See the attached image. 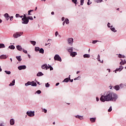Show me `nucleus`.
Wrapping results in <instances>:
<instances>
[{"mask_svg": "<svg viewBox=\"0 0 126 126\" xmlns=\"http://www.w3.org/2000/svg\"><path fill=\"white\" fill-rule=\"evenodd\" d=\"M14 85H15V80L14 79L10 83L9 86H14Z\"/></svg>", "mask_w": 126, "mask_h": 126, "instance_id": "2eb2a0df", "label": "nucleus"}, {"mask_svg": "<svg viewBox=\"0 0 126 126\" xmlns=\"http://www.w3.org/2000/svg\"><path fill=\"white\" fill-rule=\"evenodd\" d=\"M8 49H10V50H14L15 49V46L14 45H12L8 46Z\"/></svg>", "mask_w": 126, "mask_h": 126, "instance_id": "a211bd4d", "label": "nucleus"}, {"mask_svg": "<svg viewBox=\"0 0 126 126\" xmlns=\"http://www.w3.org/2000/svg\"><path fill=\"white\" fill-rule=\"evenodd\" d=\"M123 69H124V67L121 65L120 66V67L116 69V70H115V73H117V71H122Z\"/></svg>", "mask_w": 126, "mask_h": 126, "instance_id": "0eeeda50", "label": "nucleus"}, {"mask_svg": "<svg viewBox=\"0 0 126 126\" xmlns=\"http://www.w3.org/2000/svg\"><path fill=\"white\" fill-rule=\"evenodd\" d=\"M71 57H72V58H74L75 56H77V53L76 52H72L70 53Z\"/></svg>", "mask_w": 126, "mask_h": 126, "instance_id": "ddd939ff", "label": "nucleus"}, {"mask_svg": "<svg viewBox=\"0 0 126 126\" xmlns=\"http://www.w3.org/2000/svg\"><path fill=\"white\" fill-rule=\"evenodd\" d=\"M78 78H79V76H78V77H77L74 78V80H77L78 79Z\"/></svg>", "mask_w": 126, "mask_h": 126, "instance_id": "bf43d9fd", "label": "nucleus"}, {"mask_svg": "<svg viewBox=\"0 0 126 126\" xmlns=\"http://www.w3.org/2000/svg\"><path fill=\"white\" fill-rule=\"evenodd\" d=\"M20 15H19V14H16L15 15V17L17 18L18 17H20Z\"/></svg>", "mask_w": 126, "mask_h": 126, "instance_id": "864d4df0", "label": "nucleus"}, {"mask_svg": "<svg viewBox=\"0 0 126 126\" xmlns=\"http://www.w3.org/2000/svg\"><path fill=\"white\" fill-rule=\"evenodd\" d=\"M42 112H43L44 113H45V114H46L47 112V109L44 108L42 109Z\"/></svg>", "mask_w": 126, "mask_h": 126, "instance_id": "49530a36", "label": "nucleus"}, {"mask_svg": "<svg viewBox=\"0 0 126 126\" xmlns=\"http://www.w3.org/2000/svg\"><path fill=\"white\" fill-rule=\"evenodd\" d=\"M96 102H98V101H99V97H96Z\"/></svg>", "mask_w": 126, "mask_h": 126, "instance_id": "052dcab7", "label": "nucleus"}, {"mask_svg": "<svg viewBox=\"0 0 126 126\" xmlns=\"http://www.w3.org/2000/svg\"><path fill=\"white\" fill-rule=\"evenodd\" d=\"M30 42L32 44V45H33V46H35L36 45L35 41H31Z\"/></svg>", "mask_w": 126, "mask_h": 126, "instance_id": "f704fd0d", "label": "nucleus"}, {"mask_svg": "<svg viewBox=\"0 0 126 126\" xmlns=\"http://www.w3.org/2000/svg\"><path fill=\"white\" fill-rule=\"evenodd\" d=\"M42 69H46V70H47V69H49V66L47 64H43L41 66Z\"/></svg>", "mask_w": 126, "mask_h": 126, "instance_id": "1a4fd4ad", "label": "nucleus"}, {"mask_svg": "<svg viewBox=\"0 0 126 126\" xmlns=\"http://www.w3.org/2000/svg\"><path fill=\"white\" fill-rule=\"evenodd\" d=\"M98 62H99V63H103V60H102V62H101V60L99 59H97Z\"/></svg>", "mask_w": 126, "mask_h": 126, "instance_id": "13d9d810", "label": "nucleus"}, {"mask_svg": "<svg viewBox=\"0 0 126 126\" xmlns=\"http://www.w3.org/2000/svg\"><path fill=\"white\" fill-rule=\"evenodd\" d=\"M3 48H5V45L3 43H0V49H3Z\"/></svg>", "mask_w": 126, "mask_h": 126, "instance_id": "393cba45", "label": "nucleus"}, {"mask_svg": "<svg viewBox=\"0 0 126 126\" xmlns=\"http://www.w3.org/2000/svg\"><path fill=\"white\" fill-rule=\"evenodd\" d=\"M16 59H17V61H18V62H21V61H22V59H21V56H16Z\"/></svg>", "mask_w": 126, "mask_h": 126, "instance_id": "6ab92c4d", "label": "nucleus"}, {"mask_svg": "<svg viewBox=\"0 0 126 126\" xmlns=\"http://www.w3.org/2000/svg\"><path fill=\"white\" fill-rule=\"evenodd\" d=\"M72 2H73V3H74L75 5L77 4V0H72Z\"/></svg>", "mask_w": 126, "mask_h": 126, "instance_id": "4c0bfd02", "label": "nucleus"}, {"mask_svg": "<svg viewBox=\"0 0 126 126\" xmlns=\"http://www.w3.org/2000/svg\"><path fill=\"white\" fill-rule=\"evenodd\" d=\"M15 124V120L14 119H11L10 120V125L11 126H13Z\"/></svg>", "mask_w": 126, "mask_h": 126, "instance_id": "9b49d317", "label": "nucleus"}, {"mask_svg": "<svg viewBox=\"0 0 126 126\" xmlns=\"http://www.w3.org/2000/svg\"><path fill=\"white\" fill-rule=\"evenodd\" d=\"M90 121L91 123H95V122H96V118H91L90 119Z\"/></svg>", "mask_w": 126, "mask_h": 126, "instance_id": "dca6fc26", "label": "nucleus"}, {"mask_svg": "<svg viewBox=\"0 0 126 126\" xmlns=\"http://www.w3.org/2000/svg\"><path fill=\"white\" fill-rule=\"evenodd\" d=\"M35 93H36L37 94H41V93H42V92L40 90H37Z\"/></svg>", "mask_w": 126, "mask_h": 126, "instance_id": "c03bdc74", "label": "nucleus"}, {"mask_svg": "<svg viewBox=\"0 0 126 126\" xmlns=\"http://www.w3.org/2000/svg\"><path fill=\"white\" fill-rule=\"evenodd\" d=\"M32 11H33V10H30L28 11V15H32V14H31V12H32Z\"/></svg>", "mask_w": 126, "mask_h": 126, "instance_id": "c9c22d12", "label": "nucleus"}, {"mask_svg": "<svg viewBox=\"0 0 126 126\" xmlns=\"http://www.w3.org/2000/svg\"><path fill=\"white\" fill-rule=\"evenodd\" d=\"M34 50H35V52H39V51H40V47H35Z\"/></svg>", "mask_w": 126, "mask_h": 126, "instance_id": "473e14b6", "label": "nucleus"}, {"mask_svg": "<svg viewBox=\"0 0 126 126\" xmlns=\"http://www.w3.org/2000/svg\"><path fill=\"white\" fill-rule=\"evenodd\" d=\"M44 75V73H42V72H38V73L36 74V76H43Z\"/></svg>", "mask_w": 126, "mask_h": 126, "instance_id": "f3484780", "label": "nucleus"}, {"mask_svg": "<svg viewBox=\"0 0 126 126\" xmlns=\"http://www.w3.org/2000/svg\"><path fill=\"white\" fill-rule=\"evenodd\" d=\"M10 21H12L13 20V16L9 17Z\"/></svg>", "mask_w": 126, "mask_h": 126, "instance_id": "603ef678", "label": "nucleus"}, {"mask_svg": "<svg viewBox=\"0 0 126 126\" xmlns=\"http://www.w3.org/2000/svg\"><path fill=\"white\" fill-rule=\"evenodd\" d=\"M68 44L69 45H70L71 46H72V44H73V38H69L67 40Z\"/></svg>", "mask_w": 126, "mask_h": 126, "instance_id": "39448f33", "label": "nucleus"}, {"mask_svg": "<svg viewBox=\"0 0 126 126\" xmlns=\"http://www.w3.org/2000/svg\"><path fill=\"white\" fill-rule=\"evenodd\" d=\"M69 81H70L71 82H73V79H70Z\"/></svg>", "mask_w": 126, "mask_h": 126, "instance_id": "774afa93", "label": "nucleus"}, {"mask_svg": "<svg viewBox=\"0 0 126 126\" xmlns=\"http://www.w3.org/2000/svg\"><path fill=\"white\" fill-rule=\"evenodd\" d=\"M110 30H111V31H112V32H117V30H116V29H115V28H110Z\"/></svg>", "mask_w": 126, "mask_h": 126, "instance_id": "2f4dec72", "label": "nucleus"}, {"mask_svg": "<svg viewBox=\"0 0 126 126\" xmlns=\"http://www.w3.org/2000/svg\"><path fill=\"white\" fill-rule=\"evenodd\" d=\"M45 87H46L47 88L50 87V84H49V83H47L45 84Z\"/></svg>", "mask_w": 126, "mask_h": 126, "instance_id": "79ce46f5", "label": "nucleus"}, {"mask_svg": "<svg viewBox=\"0 0 126 126\" xmlns=\"http://www.w3.org/2000/svg\"><path fill=\"white\" fill-rule=\"evenodd\" d=\"M122 57H123V55L122 54H119L118 55V58H120V59H122Z\"/></svg>", "mask_w": 126, "mask_h": 126, "instance_id": "3c124183", "label": "nucleus"}, {"mask_svg": "<svg viewBox=\"0 0 126 126\" xmlns=\"http://www.w3.org/2000/svg\"><path fill=\"white\" fill-rule=\"evenodd\" d=\"M0 126H4V123H0Z\"/></svg>", "mask_w": 126, "mask_h": 126, "instance_id": "4d7b16f0", "label": "nucleus"}, {"mask_svg": "<svg viewBox=\"0 0 126 126\" xmlns=\"http://www.w3.org/2000/svg\"><path fill=\"white\" fill-rule=\"evenodd\" d=\"M51 14H52V15H54L55 14V12L52 11V12H51Z\"/></svg>", "mask_w": 126, "mask_h": 126, "instance_id": "69168bd1", "label": "nucleus"}, {"mask_svg": "<svg viewBox=\"0 0 126 126\" xmlns=\"http://www.w3.org/2000/svg\"><path fill=\"white\" fill-rule=\"evenodd\" d=\"M90 0H88V2H87L88 5H90V4H91V3H90Z\"/></svg>", "mask_w": 126, "mask_h": 126, "instance_id": "6e6d98bb", "label": "nucleus"}, {"mask_svg": "<svg viewBox=\"0 0 126 126\" xmlns=\"http://www.w3.org/2000/svg\"><path fill=\"white\" fill-rule=\"evenodd\" d=\"M31 86L36 87V86H37V83L36 82H34V81H32Z\"/></svg>", "mask_w": 126, "mask_h": 126, "instance_id": "aec40b11", "label": "nucleus"}, {"mask_svg": "<svg viewBox=\"0 0 126 126\" xmlns=\"http://www.w3.org/2000/svg\"><path fill=\"white\" fill-rule=\"evenodd\" d=\"M29 23V20H28V19H22V23L23 24H28Z\"/></svg>", "mask_w": 126, "mask_h": 126, "instance_id": "423d86ee", "label": "nucleus"}, {"mask_svg": "<svg viewBox=\"0 0 126 126\" xmlns=\"http://www.w3.org/2000/svg\"><path fill=\"white\" fill-rule=\"evenodd\" d=\"M126 60H124L123 62H120V64L121 65H124V64H126Z\"/></svg>", "mask_w": 126, "mask_h": 126, "instance_id": "bb28decb", "label": "nucleus"}, {"mask_svg": "<svg viewBox=\"0 0 126 126\" xmlns=\"http://www.w3.org/2000/svg\"><path fill=\"white\" fill-rule=\"evenodd\" d=\"M39 53L40 54H44V49L43 48H39Z\"/></svg>", "mask_w": 126, "mask_h": 126, "instance_id": "7c9ffc66", "label": "nucleus"}, {"mask_svg": "<svg viewBox=\"0 0 126 126\" xmlns=\"http://www.w3.org/2000/svg\"><path fill=\"white\" fill-rule=\"evenodd\" d=\"M48 67H49V68H50V70H54V68H53L52 66L49 65L48 66Z\"/></svg>", "mask_w": 126, "mask_h": 126, "instance_id": "a18cd8bd", "label": "nucleus"}, {"mask_svg": "<svg viewBox=\"0 0 126 126\" xmlns=\"http://www.w3.org/2000/svg\"><path fill=\"white\" fill-rule=\"evenodd\" d=\"M23 53H25V54H27L28 52H27V50L24 49V48H23V50H22Z\"/></svg>", "mask_w": 126, "mask_h": 126, "instance_id": "de8ad7c7", "label": "nucleus"}, {"mask_svg": "<svg viewBox=\"0 0 126 126\" xmlns=\"http://www.w3.org/2000/svg\"><path fill=\"white\" fill-rule=\"evenodd\" d=\"M64 21L66 24H69V20H68V19L65 18Z\"/></svg>", "mask_w": 126, "mask_h": 126, "instance_id": "cd10ccee", "label": "nucleus"}, {"mask_svg": "<svg viewBox=\"0 0 126 126\" xmlns=\"http://www.w3.org/2000/svg\"><path fill=\"white\" fill-rule=\"evenodd\" d=\"M69 80H69L68 78H66L63 81V82H66V83H67V82H68Z\"/></svg>", "mask_w": 126, "mask_h": 126, "instance_id": "c85d7f7f", "label": "nucleus"}, {"mask_svg": "<svg viewBox=\"0 0 126 126\" xmlns=\"http://www.w3.org/2000/svg\"><path fill=\"white\" fill-rule=\"evenodd\" d=\"M107 27H108V28H112L113 27V25H111V23H108Z\"/></svg>", "mask_w": 126, "mask_h": 126, "instance_id": "72a5a7b5", "label": "nucleus"}, {"mask_svg": "<svg viewBox=\"0 0 126 126\" xmlns=\"http://www.w3.org/2000/svg\"><path fill=\"white\" fill-rule=\"evenodd\" d=\"M59 85H60V83H57L56 84V86H59Z\"/></svg>", "mask_w": 126, "mask_h": 126, "instance_id": "680f3d73", "label": "nucleus"}, {"mask_svg": "<svg viewBox=\"0 0 126 126\" xmlns=\"http://www.w3.org/2000/svg\"><path fill=\"white\" fill-rule=\"evenodd\" d=\"M58 35H59V32H55V36H56V37H57V36H58Z\"/></svg>", "mask_w": 126, "mask_h": 126, "instance_id": "5fc2aeb1", "label": "nucleus"}, {"mask_svg": "<svg viewBox=\"0 0 126 126\" xmlns=\"http://www.w3.org/2000/svg\"><path fill=\"white\" fill-rule=\"evenodd\" d=\"M112 110H113V109L112 108V106H110L109 107V109L108 110V112H112Z\"/></svg>", "mask_w": 126, "mask_h": 126, "instance_id": "8fccbe9b", "label": "nucleus"}, {"mask_svg": "<svg viewBox=\"0 0 126 126\" xmlns=\"http://www.w3.org/2000/svg\"><path fill=\"white\" fill-rule=\"evenodd\" d=\"M32 84V82L30 81H28L26 84H25V86H29V85H31Z\"/></svg>", "mask_w": 126, "mask_h": 126, "instance_id": "b1692460", "label": "nucleus"}, {"mask_svg": "<svg viewBox=\"0 0 126 126\" xmlns=\"http://www.w3.org/2000/svg\"><path fill=\"white\" fill-rule=\"evenodd\" d=\"M4 16L5 18H9L10 16L9 15H8V13H6L4 14Z\"/></svg>", "mask_w": 126, "mask_h": 126, "instance_id": "c756f323", "label": "nucleus"}, {"mask_svg": "<svg viewBox=\"0 0 126 126\" xmlns=\"http://www.w3.org/2000/svg\"><path fill=\"white\" fill-rule=\"evenodd\" d=\"M73 47H70V48L68 49L67 51L68 52H69V53H70V54L71 53H72V51H73Z\"/></svg>", "mask_w": 126, "mask_h": 126, "instance_id": "a878e982", "label": "nucleus"}, {"mask_svg": "<svg viewBox=\"0 0 126 126\" xmlns=\"http://www.w3.org/2000/svg\"><path fill=\"white\" fill-rule=\"evenodd\" d=\"M107 1V0H105ZM96 2H102L103 1V0H95Z\"/></svg>", "mask_w": 126, "mask_h": 126, "instance_id": "09e8293b", "label": "nucleus"}, {"mask_svg": "<svg viewBox=\"0 0 126 126\" xmlns=\"http://www.w3.org/2000/svg\"><path fill=\"white\" fill-rule=\"evenodd\" d=\"M74 117L76 119H79V120H83V116H80L78 115L74 116Z\"/></svg>", "mask_w": 126, "mask_h": 126, "instance_id": "4468645a", "label": "nucleus"}, {"mask_svg": "<svg viewBox=\"0 0 126 126\" xmlns=\"http://www.w3.org/2000/svg\"><path fill=\"white\" fill-rule=\"evenodd\" d=\"M84 3V0H80V5H83Z\"/></svg>", "mask_w": 126, "mask_h": 126, "instance_id": "37998d69", "label": "nucleus"}, {"mask_svg": "<svg viewBox=\"0 0 126 126\" xmlns=\"http://www.w3.org/2000/svg\"><path fill=\"white\" fill-rule=\"evenodd\" d=\"M22 35H23V32H17L13 34V36L15 39H17V38H19V37L22 36Z\"/></svg>", "mask_w": 126, "mask_h": 126, "instance_id": "f03ea898", "label": "nucleus"}, {"mask_svg": "<svg viewBox=\"0 0 126 126\" xmlns=\"http://www.w3.org/2000/svg\"><path fill=\"white\" fill-rule=\"evenodd\" d=\"M18 69H19V70H22V69H26V65H20L18 67Z\"/></svg>", "mask_w": 126, "mask_h": 126, "instance_id": "6e6552de", "label": "nucleus"}, {"mask_svg": "<svg viewBox=\"0 0 126 126\" xmlns=\"http://www.w3.org/2000/svg\"><path fill=\"white\" fill-rule=\"evenodd\" d=\"M4 72H5V73L6 74H11V72H10V71H7V70H5Z\"/></svg>", "mask_w": 126, "mask_h": 126, "instance_id": "e433bc0d", "label": "nucleus"}, {"mask_svg": "<svg viewBox=\"0 0 126 126\" xmlns=\"http://www.w3.org/2000/svg\"><path fill=\"white\" fill-rule=\"evenodd\" d=\"M16 48H17V50H18V51H19L20 52H21V51L23 50V48H22V47H21V45H17Z\"/></svg>", "mask_w": 126, "mask_h": 126, "instance_id": "f8f14e48", "label": "nucleus"}, {"mask_svg": "<svg viewBox=\"0 0 126 126\" xmlns=\"http://www.w3.org/2000/svg\"><path fill=\"white\" fill-rule=\"evenodd\" d=\"M100 59V55H97V60H98V59Z\"/></svg>", "mask_w": 126, "mask_h": 126, "instance_id": "e2e57ef3", "label": "nucleus"}, {"mask_svg": "<svg viewBox=\"0 0 126 126\" xmlns=\"http://www.w3.org/2000/svg\"><path fill=\"white\" fill-rule=\"evenodd\" d=\"M23 18H22L23 19H23H28V17L26 16V14H24V16H23Z\"/></svg>", "mask_w": 126, "mask_h": 126, "instance_id": "58836bf2", "label": "nucleus"}, {"mask_svg": "<svg viewBox=\"0 0 126 126\" xmlns=\"http://www.w3.org/2000/svg\"><path fill=\"white\" fill-rule=\"evenodd\" d=\"M126 58V56L125 55H122V59H125Z\"/></svg>", "mask_w": 126, "mask_h": 126, "instance_id": "338daca9", "label": "nucleus"}, {"mask_svg": "<svg viewBox=\"0 0 126 126\" xmlns=\"http://www.w3.org/2000/svg\"><path fill=\"white\" fill-rule=\"evenodd\" d=\"M97 42H100L101 43V41H99V40H93L92 43L93 44H96Z\"/></svg>", "mask_w": 126, "mask_h": 126, "instance_id": "ea45409f", "label": "nucleus"}, {"mask_svg": "<svg viewBox=\"0 0 126 126\" xmlns=\"http://www.w3.org/2000/svg\"><path fill=\"white\" fill-rule=\"evenodd\" d=\"M62 21H64V17L62 18Z\"/></svg>", "mask_w": 126, "mask_h": 126, "instance_id": "0e129e2a", "label": "nucleus"}, {"mask_svg": "<svg viewBox=\"0 0 126 126\" xmlns=\"http://www.w3.org/2000/svg\"><path fill=\"white\" fill-rule=\"evenodd\" d=\"M119 87H120L121 88H124L125 87H126V85L121 83L120 84Z\"/></svg>", "mask_w": 126, "mask_h": 126, "instance_id": "412c9836", "label": "nucleus"}, {"mask_svg": "<svg viewBox=\"0 0 126 126\" xmlns=\"http://www.w3.org/2000/svg\"><path fill=\"white\" fill-rule=\"evenodd\" d=\"M26 114L27 115V116H28L29 117H34V116H35V111H28L26 112Z\"/></svg>", "mask_w": 126, "mask_h": 126, "instance_id": "7ed1b4c3", "label": "nucleus"}, {"mask_svg": "<svg viewBox=\"0 0 126 126\" xmlns=\"http://www.w3.org/2000/svg\"><path fill=\"white\" fill-rule=\"evenodd\" d=\"M54 59L55 61H58V62H62V58L60 57L59 54H56L55 55Z\"/></svg>", "mask_w": 126, "mask_h": 126, "instance_id": "20e7f679", "label": "nucleus"}, {"mask_svg": "<svg viewBox=\"0 0 126 126\" xmlns=\"http://www.w3.org/2000/svg\"><path fill=\"white\" fill-rule=\"evenodd\" d=\"M118 98H119V96L117 94L108 91L105 92L103 95L101 96L99 100H100L101 102H110L111 101L112 102H116L118 99Z\"/></svg>", "mask_w": 126, "mask_h": 126, "instance_id": "f257e3e1", "label": "nucleus"}, {"mask_svg": "<svg viewBox=\"0 0 126 126\" xmlns=\"http://www.w3.org/2000/svg\"><path fill=\"white\" fill-rule=\"evenodd\" d=\"M7 57L8 56L6 55H2L0 56V60H5V59H7Z\"/></svg>", "mask_w": 126, "mask_h": 126, "instance_id": "9d476101", "label": "nucleus"}, {"mask_svg": "<svg viewBox=\"0 0 126 126\" xmlns=\"http://www.w3.org/2000/svg\"><path fill=\"white\" fill-rule=\"evenodd\" d=\"M114 89H115V90H116V91L120 90V86L116 85L114 86Z\"/></svg>", "mask_w": 126, "mask_h": 126, "instance_id": "4be33fe9", "label": "nucleus"}, {"mask_svg": "<svg viewBox=\"0 0 126 126\" xmlns=\"http://www.w3.org/2000/svg\"><path fill=\"white\" fill-rule=\"evenodd\" d=\"M28 20H33V17L31 16V17H28Z\"/></svg>", "mask_w": 126, "mask_h": 126, "instance_id": "a19ab883", "label": "nucleus"}, {"mask_svg": "<svg viewBox=\"0 0 126 126\" xmlns=\"http://www.w3.org/2000/svg\"><path fill=\"white\" fill-rule=\"evenodd\" d=\"M83 57L86 59V58H90V54H84Z\"/></svg>", "mask_w": 126, "mask_h": 126, "instance_id": "5701e85b", "label": "nucleus"}]
</instances>
